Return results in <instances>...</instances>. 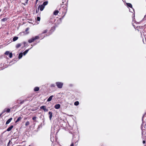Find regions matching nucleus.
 <instances>
[{
    "mask_svg": "<svg viewBox=\"0 0 146 146\" xmlns=\"http://www.w3.org/2000/svg\"><path fill=\"white\" fill-rule=\"evenodd\" d=\"M21 45H22V44L21 43H19V44H17L16 46V48H18L19 47H21Z\"/></svg>",
    "mask_w": 146,
    "mask_h": 146,
    "instance_id": "17",
    "label": "nucleus"
},
{
    "mask_svg": "<svg viewBox=\"0 0 146 146\" xmlns=\"http://www.w3.org/2000/svg\"><path fill=\"white\" fill-rule=\"evenodd\" d=\"M29 49L27 50H25L23 53V54L24 55H25L28 52Z\"/></svg>",
    "mask_w": 146,
    "mask_h": 146,
    "instance_id": "23",
    "label": "nucleus"
},
{
    "mask_svg": "<svg viewBox=\"0 0 146 146\" xmlns=\"http://www.w3.org/2000/svg\"><path fill=\"white\" fill-rule=\"evenodd\" d=\"M66 12H65V13H66Z\"/></svg>",
    "mask_w": 146,
    "mask_h": 146,
    "instance_id": "42",
    "label": "nucleus"
},
{
    "mask_svg": "<svg viewBox=\"0 0 146 146\" xmlns=\"http://www.w3.org/2000/svg\"><path fill=\"white\" fill-rule=\"evenodd\" d=\"M44 8V7L42 5H40L38 7V11L39 9H40V10L41 11H43Z\"/></svg>",
    "mask_w": 146,
    "mask_h": 146,
    "instance_id": "7",
    "label": "nucleus"
},
{
    "mask_svg": "<svg viewBox=\"0 0 146 146\" xmlns=\"http://www.w3.org/2000/svg\"><path fill=\"white\" fill-rule=\"evenodd\" d=\"M10 109L9 108H5L3 110V112L5 113V112H7V113H9L10 112Z\"/></svg>",
    "mask_w": 146,
    "mask_h": 146,
    "instance_id": "11",
    "label": "nucleus"
},
{
    "mask_svg": "<svg viewBox=\"0 0 146 146\" xmlns=\"http://www.w3.org/2000/svg\"><path fill=\"white\" fill-rule=\"evenodd\" d=\"M40 109L43 110L44 112H47L48 111V110L46 109L45 106H41L40 107Z\"/></svg>",
    "mask_w": 146,
    "mask_h": 146,
    "instance_id": "6",
    "label": "nucleus"
},
{
    "mask_svg": "<svg viewBox=\"0 0 146 146\" xmlns=\"http://www.w3.org/2000/svg\"><path fill=\"white\" fill-rule=\"evenodd\" d=\"M48 114L49 115V118L51 120V119L52 118V113L51 111H49L48 112Z\"/></svg>",
    "mask_w": 146,
    "mask_h": 146,
    "instance_id": "10",
    "label": "nucleus"
},
{
    "mask_svg": "<svg viewBox=\"0 0 146 146\" xmlns=\"http://www.w3.org/2000/svg\"><path fill=\"white\" fill-rule=\"evenodd\" d=\"M36 12L37 13V10H36Z\"/></svg>",
    "mask_w": 146,
    "mask_h": 146,
    "instance_id": "40",
    "label": "nucleus"
},
{
    "mask_svg": "<svg viewBox=\"0 0 146 146\" xmlns=\"http://www.w3.org/2000/svg\"><path fill=\"white\" fill-rule=\"evenodd\" d=\"M70 146H74V143H71Z\"/></svg>",
    "mask_w": 146,
    "mask_h": 146,
    "instance_id": "34",
    "label": "nucleus"
},
{
    "mask_svg": "<svg viewBox=\"0 0 146 146\" xmlns=\"http://www.w3.org/2000/svg\"><path fill=\"white\" fill-rule=\"evenodd\" d=\"M53 97V96L52 95L50 96L47 99V101L48 102H50L51 100L52 99Z\"/></svg>",
    "mask_w": 146,
    "mask_h": 146,
    "instance_id": "15",
    "label": "nucleus"
},
{
    "mask_svg": "<svg viewBox=\"0 0 146 146\" xmlns=\"http://www.w3.org/2000/svg\"><path fill=\"white\" fill-rule=\"evenodd\" d=\"M39 90V88L38 87H36L34 88V90L35 92L38 91Z\"/></svg>",
    "mask_w": 146,
    "mask_h": 146,
    "instance_id": "16",
    "label": "nucleus"
},
{
    "mask_svg": "<svg viewBox=\"0 0 146 146\" xmlns=\"http://www.w3.org/2000/svg\"><path fill=\"white\" fill-rule=\"evenodd\" d=\"M59 13V11L58 10H55L53 12V14L55 15H57Z\"/></svg>",
    "mask_w": 146,
    "mask_h": 146,
    "instance_id": "14",
    "label": "nucleus"
},
{
    "mask_svg": "<svg viewBox=\"0 0 146 146\" xmlns=\"http://www.w3.org/2000/svg\"><path fill=\"white\" fill-rule=\"evenodd\" d=\"M48 4V1H46L43 2L42 5L44 6L45 7V6L46 5Z\"/></svg>",
    "mask_w": 146,
    "mask_h": 146,
    "instance_id": "19",
    "label": "nucleus"
},
{
    "mask_svg": "<svg viewBox=\"0 0 146 146\" xmlns=\"http://www.w3.org/2000/svg\"><path fill=\"white\" fill-rule=\"evenodd\" d=\"M38 1V0H36V3H37Z\"/></svg>",
    "mask_w": 146,
    "mask_h": 146,
    "instance_id": "36",
    "label": "nucleus"
},
{
    "mask_svg": "<svg viewBox=\"0 0 146 146\" xmlns=\"http://www.w3.org/2000/svg\"><path fill=\"white\" fill-rule=\"evenodd\" d=\"M39 36H36L35 37H33L32 38L28 40V42L31 43L33 42L36 39H39Z\"/></svg>",
    "mask_w": 146,
    "mask_h": 146,
    "instance_id": "1",
    "label": "nucleus"
},
{
    "mask_svg": "<svg viewBox=\"0 0 146 146\" xmlns=\"http://www.w3.org/2000/svg\"><path fill=\"white\" fill-rule=\"evenodd\" d=\"M60 107V105L59 104H56L54 106V108L56 109H59Z\"/></svg>",
    "mask_w": 146,
    "mask_h": 146,
    "instance_id": "9",
    "label": "nucleus"
},
{
    "mask_svg": "<svg viewBox=\"0 0 146 146\" xmlns=\"http://www.w3.org/2000/svg\"><path fill=\"white\" fill-rule=\"evenodd\" d=\"M48 31L47 29L44 30L43 31H42V33H41L39 35V36H39V37L42 38H44V37L45 36H43V37H42V36H41L42 35V34L46 33Z\"/></svg>",
    "mask_w": 146,
    "mask_h": 146,
    "instance_id": "5",
    "label": "nucleus"
},
{
    "mask_svg": "<svg viewBox=\"0 0 146 146\" xmlns=\"http://www.w3.org/2000/svg\"><path fill=\"white\" fill-rule=\"evenodd\" d=\"M5 55H9V57L10 58H11L12 57V52H10L9 51H6L5 53Z\"/></svg>",
    "mask_w": 146,
    "mask_h": 146,
    "instance_id": "4",
    "label": "nucleus"
},
{
    "mask_svg": "<svg viewBox=\"0 0 146 146\" xmlns=\"http://www.w3.org/2000/svg\"><path fill=\"white\" fill-rule=\"evenodd\" d=\"M23 43L24 44H25L26 43H25V42H23Z\"/></svg>",
    "mask_w": 146,
    "mask_h": 146,
    "instance_id": "38",
    "label": "nucleus"
},
{
    "mask_svg": "<svg viewBox=\"0 0 146 146\" xmlns=\"http://www.w3.org/2000/svg\"><path fill=\"white\" fill-rule=\"evenodd\" d=\"M4 113L3 111L0 114V117H2V115Z\"/></svg>",
    "mask_w": 146,
    "mask_h": 146,
    "instance_id": "32",
    "label": "nucleus"
},
{
    "mask_svg": "<svg viewBox=\"0 0 146 146\" xmlns=\"http://www.w3.org/2000/svg\"><path fill=\"white\" fill-rule=\"evenodd\" d=\"M36 118V116L34 117H33L32 119L34 121H35Z\"/></svg>",
    "mask_w": 146,
    "mask_h": 146,
    "instance_id": "29",
    "label": "nucleus"
},
{
    "mask_svg": "<svg viewBox=\"0 0 146 146\" xmlns=\"http://www.w3.org/2000/svg\"><path fill=\"white\" fill-rule=\"evenodd\" d=\"M30 124L29 122V121H27L25 123V125L26 126H27L29 125Z\"/></svg>",
    "mask_w": 146,
    "mask_h": 146,
    "instance_id": "27",
    "label": "nucleus"
},
{
    "mask_svg": "<svg viewBox=\"0 0 146 146\" xmlns=\"http://www.w3.org/2000/svg\"><path fill=\"white\" fill-rule=\"evenodd\" d=\"M13 125H12L10 127H8L7 129V131H10L11 130V129L13 128Z\"/></svg>",
    "mask_w": 146,
    "mask_h": 146,
    "instance_id": "13",
    "label": "nucleus"
},
{
    "mask_svg": "<svg viewBox=\"0 0 146 146\" xmlns=\"http://www.w3.org/2000/svg\"><path fill=\"white\" fill-rule=\"evenodd\" d=\"M18 38L17 36H15L13 38V41H15L17 40Z\"/></svg>",
    "mask_w": 146,
    "mask_h": 146,
    "instance_id": "24",
    "label": "nucleus"
},
{
    "mask_svg": "<svg viewBox=\"0 0 146 146\" xmlns=\"http://www.w3.org/2000/svg\"><path fill=\"white\" fill-rule=\"evenodd\" d=\"M25 3H22V4L24 5H25L26 4H27L28 3V2L29 0H25Z\"/></svg>",
    "mask_w": 146,
    "mask_h": 146,
    "instance_id": "26",
    "label": "nucleus"
},
{
    "mask_svg": "<svg viewBox=\"0 0 146 146\" xmlns=\"http://www.w3.org/2000/svg\"><path fill=\"white\" fill-rule=\"evenodd\" d=\"M143 144H145V140H143Z\"/></svg>",
    "mask_w": 146,
    "mask_h": 146,
    "instance_id": "35",
    "label": "nucleus"
},
{
    "mask_svg": "<svg viewBox=\"0 0 146 146\" xmlns=\"http://www.w3.org/2000/svg\"><path fill=\"white\" fill-rule=\"evenodd\" d=\"M26 101V100H23L20 102V104H22Z\"/></svg>",
    "mask_w": 146,
    "mask_h": 146,
    "instance_id": "30",
    "label": "nucleus"
},
{
    "mask_svg": "<svg viewBox=\"0 0 146 146\" xmlns=\"http://www.w3.org/2000/svg\"><path fill=\"white\" fill-rule=\"evenodd\" d=\"M1 9H0V12H1Z\"/></svg>",
    "mask_w": 146,
    "mask_h": 146,
    "instance_id": "39",
    "label": "nucleus"
},
{
    "mask_svg": "<svg viewBox=\"0 0 146 146\" xmlns=\"http://www.w3.org/2000/svg\"><path fill=\"white\" fill-rule=\"evenodd\" d=\"M22 117H19L17 119L16 121H15V123H17L19 121H20L22 119Z\"/></svg>",
    "mask_w": 146,
    "mask_h": 146,
    "instance_id": "18",
    "label": "nucleus"
},
{
    "mask_svg": "<svg viewBox=\"0 0 146 146\" xmlns=\"http://www.w3.org/2000/svg\"><path fill=\"white\" fill-rule=\"evenodd\" d=\"M29 29L28 28H26L25 30V32H27L28 31Z\"/></svg>",
    "mask_w": 146,
    "mask_h": 146,
    "instance_id": "33",
    "label": "nucleus"
},
{
    "mask_svg": "<svg viewBox=\"0 0 146 146\" xmlns=\"http://www.w3.org/2000/svg\"><path fill=\"white\" fill-rule=\"evenodd\" d=\"M56 84L57 87L59 88H62L63 84L62 82H57L56 83Z\"/></svg>",
    "mask_w": 146,
    "mask_h": 146,
    "instance_id": "2",
    "label": "nucleus"
},
{
    "mask_svg": "<svg viewBox=\"0 0 146 146\" xmlns=\"http://www.w3.org/2000/svg\"><path fill=\"white\" fill-rule=\"evenodd\" d=\"M127 5L129 7L132 8V5L130 3H127Z\"/></svg>",
    "mask_w": 146,
    "mask_h": 146,
    "instance_id": "20",
    "label": "nucleus"
},
{
    "mask_svg": "<svg viewBox=\"0 0 146 146\" xmlns=\"http://www.w3.org/2000/svg\"><path fill=\"white\" fill-rule=\"evenodd\" d=\"M141 129L142 130V134H143L144 133H146V123L144 125V127H143L142 125L141 126Z\"/></svg>",
    "mask_w": 146,
    "mask_h": 146,
    "instance_id": "3",
    "label": "nucleus"
},
{
    "mask_svg": "<svg viewBox=\"0 0 146 146\" xmlns=\"http://www.w3.org/2000/svg\"><path fill=\"white\" fill-rule=\"evenodd\" d=\"M9 143H8V146L9 145Z\"/></svg>",
    "mask_w": 146,
    "mask_h": 146,
    "instance_id": "41",
    "label": "nucleus"
},
{
    "mask_svg": "<svg viewBox=\"0 0 146 146\" xmlns=\"http://www.w3.org/2000/svg\"><path fill=\"white\" fill-rule=\"evenodd\" d=\"M65 9H66V10H67V8L66 7L65 8Z\"/></svg>",
    "mask_w": 146,
    "mask_h": 146,
    "instance_id": "37",
    "label": "nucleus"
},
{
    "mask_svg": "<svg viewBox=\"0 0 146 146\" xmlns=\"http://www.w3.org/2000/svg\"><path fill=\"white\" fill-rule=\"evenodd\" d=\"M23 53L22 52L20 53L19 54V57H18L19 59H20L23 56Z\"/></svg>",
    "mask_w": 146,
    "mask_h": 146,
    "instance_id": "21",
    "label": "nucleus"
},
{
    "mask_svg": "<svg viewBox=\"0 0 146 146\" xmlns=\"http://www.w3.org/2000/svg\"><path fill=\"white\" fill-rule=\"evenodd\" d=\"M37 20L38 21H39L40 20V18L39 17H37Z\"/></svg>",
    "mask_w": 146,
    "mask_h": 146,
    "instance_id": "31",
    "label": "nucleus"
},
{
    "mask_svg": "<svg viewBox=\"0 0 146 146\" xmlns=\"http://www.w3.org/2000/svg\"><path fill=\"white\" fill-rule=\"evenodd\" d=\"M79 104V102L78 101L75 102L74 103V105L76 106L78 105Z\"/></svg>",
    "mask_w": 146,
    "mask_h": 146,
    "instance_id": "25",
    "label": "nucleus"
},
{
    "mask_svg": "<svg viewBox=\"0 0 146 146\" xmlns=\"http://www.w3.org/2000/svg\"><path fill=\"white\" fill-rule=\"evenodd\" d=\"M8 19V18H5L2 19L1 21L2 22H5Z\"/></svg>",
    "mask_w": 146,
    "mask_h": 146,
    "instance_id": "22",
    "label": "nucleus"
},
{
    "mask_svg": "<svg viewBox=\"0 0 146 146\" xmlns=\"http://www.w3.org/2000/svg\"><path fill=\"white\" fill-rule=\"evenodd\" d=\"M12 119H13V118L12 117H11L10 118H9L6 121V124L7 125V124H8L12 120Z\"/></svg>",
    "mask_w": 146,
    "mask_h": 146,
    "instance_id": "12",
    "label": "nucleus"
},
{
    "mask_svg": "<svg viewBox=\"0 0 146 146\" xmlns=\"http://www.w3.org/2000/svg\"><path fill=\"white\" fill-rule=\"evenodd\" d=\"M68 2V0H62V5H66V6H67V2Z\"/></svg>",
    "mask_w": 146,
    "mask_h": 146,
    "instance_id": "8",
    "label": "nucleus"
},
{
    "mask_svg": "<svg viewBox=\"0 0 146 146\" xmlns=\"http://www.w3.org/2000/svg\"><path fill=\"white\" fill-rule=\"evenodd\" d=\"M55 86V85L54 84H51L50 85V87H54Z\"/></svg>",
    "mask_w": 146,
    "mask_h": 146,
    "instance_id": "28",
    "label": "nucleus"
}]
</instances>
